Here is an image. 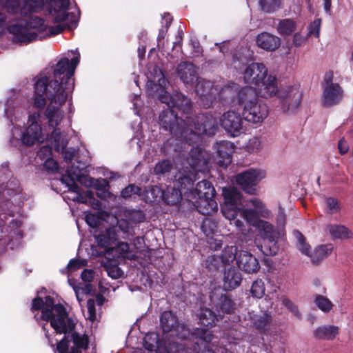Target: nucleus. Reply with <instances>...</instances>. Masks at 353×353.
<instances>
[{"label":"nucleus","instance_id":"obj_64","mask_svg":"<svg viewBox=\"0 0 353 353\" xmlns=\"http://www.w3.org/2000/svg\"><path fill=\"white\" fill-rule=\"evenodd\" d=\"M43 305H44L43 300L40 297H36L32 300L31 310L32 311H34V310L38 311L40 309L42 310L43 307Z\"/></svg>","mask_w":353,"mask_h":353},{"label":"nucleus","instance_id":"obj_29","mask_svg":"<svg viewBox=\"0 0 353 353\" xmlns=\"http://www.w3.org/2000/svg\"><path fill=\"white\" fill-rule=\"evenodd\" d=\"M257 46L267 51H274L281 46V39L269 32H262L256 37Z\"/></svg>","mask_w":353,"mask_h":353},{"label":"nucleus","instance_id":"obj_11","mask_svg":"<svg viewBox=\"0 0 353 353\" xmlns=\"http://www.w3.org/2000/svg\"><path fill=\"white\" fill-rule=\"evenodd\" d=\"M294 235L298 241L299 250L304 254L310 256L312 263L317 265L325 259L332 252L334 246L332 244L321 245L315 248L314 252L310 255V246L305 243L303 235L299 231H294Z\"/></svg>","mask_w":353,"mask_h":353},{"label":"nucleus","instance_id":"obj_30","mask_svg":"<svg viewBox=\"0 0 353 353\" xmlns=\"http://www.w3.org/2000/svg\"><path fill=\"white\" fill-rule=\"evenodd\" d=\"M241 281V272L234 267H230L224 272L223 288L225 290H232L240 285Z\"/></svg>","mask_w":353,"mask_h":353},{"label":"nucleus","instance_id":"obj_4","mask_svg":"<svg viewBox=\"0 0 353 353\" xmlns=\"http://www.w3.org/2000/svg\"><path fill=\"white\" fill-rule=\"evenodd\" d=\"M74 53L75 55L71 61L68 58L64 57L57 62L54 69L52 79L50 80L48 77L41 74L37 77L34 85L39 81L46 80L44 88H46V91L54 89L56 91L61 92L70 87L69 84H71L72 94L74 88L73 75L80 60V54L76 52Z\"/></svg>","mask_w":353,"mask_h":353},{"label":"nucleus","instance_id":"obj_63","mask_svg":"<svg viewBox=\"0 0 353 353\" xmlns=\"http://www.w3.org/2000/svg\"><path fill=\"white\" fill-rule=\"evenodd\" d=\"M306 39L300 32H296L293 35L292 42L295 46L299 47L305 43Z\"/></svg>","mask_w":353,"mask_h":353},{"label":"nucleus","instance_id":"obj_26","mask_svg":"<svg viewBox=\"0 0 353 353\" xmlns=\"http://www.w3.org/2000/svg\"><path fill=\"white\" fill-rule=\"evenodd\" d=\"M189 199L196 210L203 215H210L218 209V205L214 196L189 198Z\"/></svg>","mask_w":353,"mask_h":353},{"label":"nucleus","instance_id":"obj_6","mask_svg":"<svg viewBox=\"0 0 353 353\" xmlns=\"http://www.w3.org/2000/svg\"><path fill=\"white\" fill-rule=\"evenodd\" d=\"M43 301L44 305L40 316H38V314H34L37 321L39 320L50 321V325L58 334H66L74 329L75 323L68 317L63 305H54V300L50 296H46Z\"/></svg>","mask_w":353,"mask_h":353},{"label":"nucleus","instance_id":"obj_2","mask_svg":"<svg viewBox=\"0 0 353 353\" xmlns=\"http://www.w3.org/2000/svg\"><path fill=\"white\" fill-rule=\"evenodd\" d=\"M46 80L39 81L34 87V106L39 110H42L46 105V99L48 101L44 111V117L48 121L50 128L58 127L63 119V111L61 109L63 105L71 98L72 85L61 92L54 89L46 91L45 88Z\"/></svg>","mask_w":353,"mask_h":353},{"label":"nucleus","instance_id":"obj_58","mask_svg":"<svg viewBox=\"0 0 353 353\" xmlns=\"http://www.w3.org/2000/svg\"><path fill=\"white\" fill-rule=\"evenodd\" d=\"M321 24V19H316L312 22L308 26L307 36L314 35L316 37H319L320 34V28Z\"/></svg>","mask_w":353,"mask_h":353},{"label":"nucleus","instance_id":"obj_5","mask_svg":"<svg viewBox=\"0 0 353 353\" xmlns=\"http://www.w3.org/2000/svg\"><path fill=\"white\" fill-rule=\"evenodd\" d=\"M30 28L37 30L40 33L46 32V35L54 36L61 33L64 30L65 26L62 24H58L48 28L42 18L35 17L26 22L24 26L18 23L9 26L8 31L12 34V41L14 43L28 44L35 41L38 37L37 34L32 31Z\"/></svg>","mask_w":353,"mask_h":353},{"label":"nucleus","instance_id":"obj_42","mask_svg":"<svg viewBox=\"0 0 353 353\" xmlns=\"http://www.w3.org/2000/svg\"><path fill=\"white\" fill-rule=\"evenodd\" d=\"M237 255H239V251L236 246H226L222 251L221 254V259L223 264L230 265L234 260L237 262Z\"/></svg>","mask_w":353,"mask_h":353},{"label":"nucleus","instance_id":"obj_1","mask_svg":"<svg viewBox=\"0 0 353 353\" xmlns=\"http://www.w3.org/2000/svg\"><path fill=\"white\" fill-rule=\"evenodd\" d=\"M159 123L176 139L189 145L196 142L201 134L214 135L217 128L216 121L211 114L200 113L194 118L186 116L183 119L169 108L161 112Z\"/></svg>","mask_w":353,"mask_h":353},{"label":"nucleus","instance_id":"obj_51","mask_svg":"<svg viewBox=\"0 0 353 353\" xmlns=\"http://www.w3.org/2000/svg\"><path fill=\"white\" fill-rule=\"evenodd\" d=\"M143 346L147 350H156L158 347V336L154 333L147 334L144 338Z\"/></svg>","mask_w":353,"mask_h":353},{"label":"nucleus","instance_id":"obj_53","mask_svg":"<svg viewBox=\"0 0 353 353\" xmlns=\"http://www.w3.org/2000/svg\"><path fill=\"white\" fill-rule=\"evenodd\" d=\"M282 304L296 318L301 319V314L299 310L297 305L286 296L281 298Z\"/></svg>","mask_w":353,"mask_h":353},{"label":"nucleus","instance_id":"obj_39","mask_svg":"<svg viewBox=\"0 0 353 353\" xmlns=\"http://www.w3.org/2000/svg\"><path fill=\"white\" fill-rule=\"evenodd\" d=\"M145 197L148 202H159L164 198V190L157 185L150 186L145 190Z\"/></svg>","mask_w":353,"mask_h":353},{"label":"nucleus","instance_id":"obj_54","mask_svg":"<svg viewBox=\"0 0 353 353\" xmlns=\"http://www.w3.org/2000/svg\"><path fill=\"white\" fill-rule=\"evenodd\" d=\"M250 292L253 296L261 298L265 294V286L261 279L253 282Z\"/></svg>","mask_w":353,"mask_h":353},{"label":"nucleus","instance_id":"obj_52","mask_svg":"<svg viewBox=\"0 0 353 353\" xmlns=\"http://www.w3.org/2000/svg\"><path fill=\"white\" fill-rule=\"evenodd\" d=\"M325 203L326 205V211L330 214L338 213L341 210L338 200L334 197L325 198Z\"/></svg>","mask_w":353,"mask_h":353},{"label":"nucleus","instance_id":"obj_8","mask_svg":"<svg viewBox=\"0 0 353 353\" xmlns=\"http://www.w3.org/2000/svg\"><path fill=\"white\" fill-rule=\"evenodd\" d=\"M224 202L221 205L223 215L230 221H233L234 225L239 230L243 225L242 221L236 219L240 206L242 205V194L237 189L232 187H225L222 190Z\"/></svg>","mask_w":353,"mask_h":353},{"label":"nucleus","instance_id":"obj_19","mask_svg":"<svg viewBox=\"0 0 353 353\" xmlns=\"http://www.w3.org/2000/svg\"><path fill=\"white\" fill-rule=\"evenodd\" d=\"M61 181L67 186L73 185L74 188L76 190L78 188V185L76 183V181L85 186L92 184L91 178L84 174L83 169L74 165L67 168L66 174L62 175Z\"/></svg>","mask_w":353,"mask_h":353},{"label":"nucleus","instance_id":"obj_61","mask_svg":"<svg viewBox=\"0 0 353 353\" xmlns=\"http://www.w3.org/2000/svg\"><path fill=\"white\" fill-rule=\"evenodd\" d=\"M52 148L49 145L42 146L37 152V157L41 160H46L51 157Z\"/></svg>","mask_w":353,"mask_h":353},{"label":"nucleus","instance_id":"obj_37","mask_svg":"<svg viewBox=\"0 0 353 353\" xmlns=\"http://www.w3.org/2000/svg\"><path fill=\"white\" fill-rule=\"evenodd\" d=\"M314 336L319 339L332 340L338 334V327L336 326H322L315 330Z\"/></svg>","mask_w":353,"mask_h":353},{"label":"nucleus","instance_id":"obj_28","mask_svg":"<svg viewBox=\"0 0 353 353\" xmlns=\"http://www.w3.org/2000/svg\"><path fill=\"white\" fill-rule=\"evenodd\" d=\"M117 239V234L114 228H109L105 229L101 234L97 236L96 241L98 246L104 249L105 254L108 255Z\"/></svg>","mask_w":353,"mask_h":353},{"label":"nucleus","instance_id":"obj_57","mask_svg":"<svg viewBox=\"0 0 353 353\" xmlns=\"http://www.w3.org/2000/svg\"><path fill=\"white\" fill-rule=\"evenodd\" d=\"M141 193V188L132 184L129 185L128 186L123 188L121 192V196L123 198H128L132 195H140Z\"/></svg>","mask_w":353,"mask_h":353},{"label":"nucleus","instance_id":"obj_10","mask_svg":"<svg viewBox=\"0 0 353 353\" xmlns=\"http://www.w3.org/2000/svg\"><path fill=\"white\" fill-rule=\"evenodd\" d=\"M160 326L163 332H170L171 336L181 339H187L190 330L183 323L178 322L176 316L171 311H164L160 317Z\"/></svg>","mask_w":353,"mask_h":353},{"label":"nucleus","instance_id":"obj_45","mask_svg":"<svg viewBox=\"0 0 353 353\" xmlns=\"http://www.w3.org/2000/svg\"><path fill=\"white\" fill-rule=\"evenodd\" d=\"M239 214L241 217L243 218L248 223L251 225L256 226V228L259 226V222L262 221L259 219V216L256 210L252 209H244L241 210H239Z\"/></svg>","mask_w":353,"mask_h":353},{"label":"nucleus","instance_id":"obj_18","mask_svg":"<svg viewBox=\"0 0 353 353\" xmlns=\"http://www.w3.org/2000/svg\"><path fill=\"white\" fill-rule=\"evenodd\" d=\"M39 117V114L36 113L29 116V125L21 136V141L26 145L31 146L41 143L46 139L41 125L37 121Z\"/></svg>","mask_w":353,"mask_h":353},{"label":"nucleus","instance_id":"obj_48","mask_svg":"<svg viewBox=\"0 0 353 353\" xmlns=\"http://www.w3.org/2000/svg\"><path fill=\"white\" fill-rule=\"evenodd\" d=\"M124 215L126 219L134 223H141L145 219L141 210H128L125 212Z\"/></svg>","mask_w":353,"mask_h":353},{"label":"nucleus","instance_id":"obj_59","mask_svg":"<svg viewBox=\"0 0 353 353\" xmlns=\"http://www.w3.org/2000/svg\"><path fill=\"white\" fill-rule=\"evenodd\" d=\"M156 75L154 77L153 79L149 81L150 83H152L159 87H163L166 83V79L164 77V75L162 71L159 69L155 68Z\"/></svg>","mask_w":353,"mask_h":353},{"label":"nucleus","instance_id":"obj_32","mask_svg":"<svg viewBox=\"0 0 353 353\" xmlns=\"http://www.w3.org/2000/svg\"><path fill=\"white\" fill-rule=\"evenodd\" d=\"M215 189L212 184L208 180L199 181L196 188L190 191L189 198L214 196Z\"/></svg>","mask_w":353,"mask_h":353},{"label":"nucleus","instance_id":"obj_15","mask_svg":"<svg viewBox=\"0 0 353 353\" xmlns=\"http://www.w3.org/2000/svg\"><path fill=\"white\" fill-rule=\"evenodd\" d=\"M221 126L232 137L243 132V121L240 113L234 110H228L219 118Z\"/></svg>","mask_w":353,"mask_h":353},{"label":"nucleus","instance_id":"obj_17","mask_svg":"<svg viewBox=\"0 0 353 353\" xmlns=\"http://www.w3.org/2000/svg\"><path fill=\"white\" fill-rule=\"evenodd\" d=\"M257 228L265 241V245L261 246V250L265 255H275L278 252V246L277 232L274 229V226L269 222L263 220L259 222Z\"/></svg>","mask_w":353,"mask_h":353},{"label":"nucleus","instance_id":"obj_55","mask_svg":"<svg viewBox=\"0 0 353 353\" xmlns=\"http://www.w3.org/2000/svg\"><path fill=\"white\" fill-rule=\"evenodd\" d=\"M54 130L51 134V138L55 142V147L57 150H64L66 148L67 143L63 140H61V130L59 128H52Z\"/></svg>","mask_w":353,"mask_h":353},{"label":"nucleus","instance_id":"obj_7","mask_svg":"<svg viewBox=\"0 0 353 353\" xmlns=\"http://www.w3.org/2000/svg\"><path fill=\"white\" fill-rule=\"evenodd\" d=\"M238 103L243 106L242 115L248 122L261 123L268 115L267 105L258 98L252 86L240 90L238 94Z\"/></svg>","mask_w":353,"mask_h":353},{"label":"nucleus","instance_id":"obj_44","mask_svg":"<svg viewBox=\"0 0 353 353\" xmlns=\"http://www.w3.org/2000/svg\"><path fill=\"white\" fill-rule=\"evenodd\" d=\"M261 10L266 13H273L283 7L281 0H259Z\"/></svg>","mask_w":353,"mask_h":353},{"label":"nucleus","instance_id":"obj_20","mask_svg":"<svg viewBox=\"0 0 353 353\" xmlns=\"http://www.w3.org/2000/svg\"><path fill=\"white\" fill-rule=\"evenodd\" d=\"M160 100L162 103H166L168 107H175L185 114H188L192 110V105L190 100L181 92H176L170 95L165 92L161 95Z\"/></svg>","mask_w":353,"mask_h":353},{"label":"nucleus","instance_id":"obj_33","mask_svg":"<svg viewBox=\"0 0 353 353\" xmlns=\"http://www.w3.org/2000/svg\"><path fill=\"white\" fill-rule=\"evenodd\" d=\"M109 256L117 259H134L135 255L130 249V245L123 241H119L116 246L110 249Z\"/></svg>","mask_w":353,"mask_h":353},{"label":"nucleus","instance_id":"obj_60","mask_svg":"<svg viewBox=\"0 0 353 353\" xmlns=\"http://www.w3.org/2000/svg\"><path fill=\"white\" fill-rule=\"evenodd\" d=\"M87 308L88 316V319L93 322L96 320V310H95V303L94 301L92 299H90L87 301Z\"/></svg>","mask_w":353,"mask_h":353},{"label":"nucleus","instance_id":"obj_23","mask_svg":"<svg viewBox=\"0 0 353 353\" xmlns=\"http://www.w3.org/2000/svg\"><path fill=\"white\" fill-rule=\"evenodd\" d=\"M236 265L241 270L248 274L256 273L260 269V265L257 258L245 250L239 251Z\"/></svg>","mask_w":353,"mask_h":353},{"label":"nucleus","instance_id":"obj_40","mask_svg":"<svg viewBox=\"0 0 353 353\" xmlns=\"http://www.w3.org/2000/svg\"><path fill=\"white\" fill-rule=\"evenodd\" d=\"M68 190L74 194L71 199L81 203H88L89 199L92 198L94 193L91 190L83 192V190L78 185L77 190L74 189L73 185H69Z\"/></svg>","mask_w":353,"mask_h":353},{"label":"nucleus","instance_id":"obj_21","mask_svg":"<svg viewBox=\"0 0 353 353\" xmlns=\"http://www.w3.org/2000/svg\"><path fill=\"white\" fill-rule=\"evenodd\" d=\"M268 74L265 65L260 63H252L247 65L243 72L245 83L255 86Z\"/></svg>","mask_w":353,"mask_h":353},{"label":"nucleus","instance_id":"obj_36","mask_svg":"<svg viewBox=\"0 0 353 353\" xmlns=\"http://www.w3.org/2000/svg\"><path fill=\"white\" fill-rule=\"evenodd\" d=\"M276 28L280 35L288 37L296 30V23L291 19H279Z\"/></svg>","mask_w":353,"mask_h":353},{"label":"nucleus","instance_id":"obj_31","mask_svg":"<svg viewBox=\"0 0 353 353\" xmlns=\"http://www.w3.org/2000/svg\"><path fill=\"white\" fill-rule=\"evenodd\" d=\"M325 231L333 240H347L353 236L352 232L345 225L341 224H327Z\"/></svg>","mask_w":353,"mask_h":353},{"label":"nucleus","instance_id":"obj_34","mask_svg":"<svg viewBox=\"0 0 353 353\" xmlns=\"http://www.w3.org/2000/svg\"><path fill=\"white\" fill-rule=\"evenodd\" d=\"M72 339L73 345L71 347V353H82L88 347L89 339L88 335L74 332L72 334Z\"/></svg>","mask_w":353,"mask_h":353},{"label":"nucleus","instance_id":"obj_25","mask_svg":"<svg viewBox=\"0 0 353 353\" xmlns=\"http://www.w3.org/2000/svg\"><path fill=\"white\" fill-rule=\"evenodd\" d=\"M247 318L250 323V326L259 334H265L271 328L272 317L266 312L261 314L248 312Z\"/></svg>","mask_w":353,"mask_h":353},{"label":"nucleus","instance_id":"obj_46","mask_svg":"<svg viewBox=\"0 0 353 353\" xmlns=\"http://www.w3.org/2000/svg\"><path fill=\"white\" fill-rule=\"evenodd\" d=\"M218 227V222L210 217H205L202 222L201 229L206 236L212 234Z\"/></svg>","mask_w":353,"mask_h":353},{"label":"nucleus","instance_id":"obj_22","mask_svg":"<svg viewBox=\"0 0 353 353\" xmlns=\"http://www.w3.org/2000/svg\"><path fill=\"white\" fill-rule=\"evenodd\" d=\"M256 92V95L263 98H269L278 94V85L277 80L275 77L266 74L265 77L263 78L256 84L254 88L252 87Z\"/></svg>","mask_w":353,"mask_h":353},{"label":"nucleus","instance_id":"obj_12","mask_svg":"<svg viewBox=\"0 0 353 353\" xmlns=\"http://www.w3.org/2000/svg\"><path fill=\"white\" fill-rule=\"evenodd\" d=\"M277 96L283 112H294L300 105L302 99V92L297 86L281 89Z\"/></svg>","mask_w":353,"mask_h":353},{"label":"nucleus","instance_id":"obj_35","mask_svg":"<svg viewBox=\"0 0 353 353\" xmlns=\"http://www.w3.org/2000/svg\"><path fill=\"white\" fill-rule=\"evenodd\" d=\"M223 316L220 314H215L213 311L209 308H201L199 313L200 323L204 326H212L216 321L222 319Z\"/></svg>","mask_w":353,"mask_h":353},{"label":"nucleus","instance_id":"obj_9","mask_svg":"<svg viewBox=\"0 0 353 353\" xmlns=\"http://www.w3.org/2000/svg\"><path fill=\"white\" fill-rule=\"evenodd\" d=\"M334 74L328 71L325 74L322 83V104L325 107H332L339 104L344 97L343 88L334 82Z\"/></svg>","mask_w":353,"mask_h":353},{"label":"nucleus","instance_id":"obj_49","mask_svg":"<svg viewBox=\"0 0 353 353\" xmlns=\"http://www.w3.org/2000/svg\"><path fill=\"white\" fill-rule=\"evenodd\" d=\"M314 302L316 306L324 312H330L332 307L331 301L323 295H316Z\"/></svg>","mask_w":353,"mask_h":353},{"label":"nucleus","instance_id":"obj_24","mask_svg":"<svg viewBox=\"0 0 353 353\" xmlns=\"http://www.w3.org/2000/svg\"><path fill=\"white\" fill-rule=\"evenodd\" d=\"M214 149L216 151L215 161L219 166L226 168L232 162L233 144L228 141H221L216 143Z\"/></svg>","mask_w":353,"mask_h":353},{"label":"nucleus","instance_id":"obj_41","mask_svg":"<svg viewBox=\"0 0 353 353\" xmlns=\"http://www.w3.org/2000/svg\"><path fill=\"white\" fill-rule=\"evenodd\" d=\"M215 306L217 310L226 314L232 313L235 309L234 302L225 294L221 295Z\"/></svg>","mask_w":353,"mask_h":353},{"label":"nucleus","instance_id":"obj_13","mask_svg":"<svg viewBox=\"0 0 353 353\" xmlns=\"http://www.w3.org/2000/svg\"><path fill=\"white\" fill-rule=\"evenodd\" d=\"M193 185L192 179L188 176L179 177L174 182L173 186L169 185L164 190V198L163 201L168 204L174 205L179 203L181 199L182 193H186Z\"/></svg>","mask_w":353,"mask_h":353},{"label":"nucleus","instance_id":"obj_62","mask_svg":"<svg viewBox=\"0 0 353 353\" xmlns=\"http://www.w3.org/2000/svg\"><path fill=\"white\" fill-rule=\"evenodd\" d=\"M68 347L69 341L66 339V337H64L58 343L57 350L59 353H71V351L70 352H68Z\"/></svg>","mask_w":353,"mask_h":353},{"label":"nucleus","instance_id":"obj_3","mask_svg":"<svg viewBox=\"0 0 353 353\" xmlns=\"http://www.w3.org/2000/svg\"><path fill=\"white\" fill-rule=\"evenodd\" d=\"M69 0H6L5 6L11 14H19L21 17H29L48 5V13L51 21L60 23L68 20L71 14L67 12Z\"/></svg>","mask_w":353,"mask_h":353},{"label":"nucleus","instance_id":"obj_50","mask_svg":"<svg viewBox=\"0 0 353 353\" xmlns=\"http://www.w3.org/2000/svg\"><path fill=\"white\" fill-rule=\"evenodd\" d=\"M117 227L128 236L134 234L132 225L126 219H120L117 221Z\"/></svg>","mask_w":353,"mask_h":353},{"label":"nucleus","instance_id":"obj_38","mask_svg":"<svg viewBox=\"0 0 353 353\" xmlns=\"http://www.w3.org/2000/svg\"><path fill=\"white\" fill-rule=\"evenodd\" d=\"M196 336L198 339L196 341L194 342L193 352L194 353H200L201 348L199 346V341H201V344L203 343H210L213 339V334L208 330L198 329L195 332L192 333V336Z\"/></svg>","mask_w":353,"mask_h":353},{"label":"nucleus","instance_id":"obj_27","mask_svg":"<svg viewBox=\"0 0 353 353\" xmlns=\"http://www.w3.org/2000/svg\"><path fill=\"white\" fill-rule=\"evenodd\" d=\"M176 72L180 79L185 84L192 85L197 78V71L194 65L190 62L185 61L177 66Z\"/></svg>","mask_w":353,"mask_h":353},{"label":"nucleus","instance_id":"obj_14","mask_svg":"<svg viewBox=\"0 0 353 353\" xmlns=\"http://www.w3.org/2000/svg\"><path fill=\"white\" fill-rule=\"evenodd\" d=\"M265 176L264 170L251 168L237 174L236 182L245 192L253 194L255 187Z\"/></svg>","mask_w":353,"mask_h":353},{"label":"nucleus","instance_id":"obj_16","mask_svg":"<svg viewBox=\"0 0 353 353\" xmlns=\"http://www.w3.org/2000/svg\"><path fill=\"white\" fill-rule=\"evenodd\" d=\"M196 92L200 97L201 105L204 108H210L216 101L219 85L204 79L196 78Z\"/></svg>","mask_w":353,"mask_h":353},{"label":"nucleus","instance_id":"obj_43","mask_svg":"<svg viewBox=\"0 0 353 353\" xmlns=\"http://www.w3.org/2000/svg\"><path fill=\"white\" fill-rule=\"evenodd\" d=\"M237 90V85L234 83L228 84L224 87H220L219 85L217 97H219V99L221 101L232 99L234 97Z\"/></svg>","mask_w":353,"mask_h":353},{"label":"nucleus","instance_id":"obj_56","mask_svg":"<svg viewBox=\"0 0 353 353\" xmlns=\"http://www.w3.org/2000/svg\"><path fill=\"white\" fill-rule=\"evenodd\" d=\"M262 148L261 141L258 137H252L249 139L246 145V149L251 153H257Z\"/></svg>","mask_w":353,"mask_h":353},{"label":"nucleus","instance_id":"obj_47","mask_svg":"<svg viewBox=\"0 0 353 353\" xmlns=\"http://www.w3.org/2000/svg\"><path fill=\"white\" fill-rule=\"evenodd\" d=\"M172 169V163L168 159L159 161L154 168V172L156 175L162 176L171 171Z\"/></svg>","mask_w":353,"mask_h":353}]
</instances>
